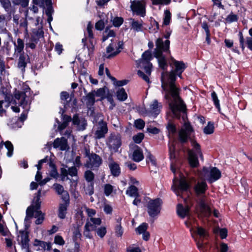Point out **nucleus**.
I'll return each mask as SVG.
<instances>
[{"label": "nucleus", "instance_id": "1", "mask_svg": "<svg viewBox=\"0 0 252 252\" xmlns=\"http://www.w3.org/2000/svg\"><path fill=\"white\" fill-rule=\"evenodd\" d=\"M170 65L174 66L175 69L162 73L161 75L162 93L174 116L179 118L180 116L179 113L186 112V105L180 96L181 90L176 84L175 81L176 75L182 77V73L186 66L183 62L176 61L173 57L171 58Z\"/></svg>", "mask_w": 252, "mask_h": 252}, {"label": "nucleus", "instance_id": "2", "mask_svg": "<svg viewBox=\"0 0 252 252\" xmlns=\"http://www.w3.org/2000/svg\"><path fill=\"white\" fill-rule=\"evenodd\" d=\"M193 129L189 123H185L184 126L179 131V140L181 143H185L189 139L192 146L196 150L195 154L192 150H189V160L190 166L195 167L198 166L199 162L196 154L199 156L201 159L203 160V154L200 150V145L191 138Z\"/></svg>", "mask_w": 252, "mask_h": 252}, {"label": "nucleus", "instance_id": "3", "mask_svg": "<svg viewBox=\"0 0 252 252\" xmlns=\"http://www.w3.org/2000/svg\"><path fill=\"white\" fill-rule=\"evenodd\" d=\"M194 190L198 197L197 204L198 211L201 215L205 217H209L212 213L210 207L208 204V199L205 195L208 186L205 181L197 182L194 187Z\"/></svg>", "mask_w": 252, "mask_h": 252}, {"label": "nucleus", "instance_id": "4", "mask_svg": "<svg viewBox=\"0 0 252 252\" xmlns=\"http://www.w3.org/2000/svg\"><path fill=\"white\" fill-rule=\"evenodd\" d=\"M41 189H39L33 200L32 203L28 207L26 210V216L25 218V222L29 221L31 218L34 217L36 219L35 223L36 224H40L44 220V214L40 210L41 207Z\"/></svg>", "mask_w": 252, "mask_h": 252}, {"label": "nucleus", "instance_id": "5", "mask_svg": "<svg viewBox=\"0 0 252 252\" xmlns=\"http://www.w3.org/2000/svg\"><path fill=\"white\" fill-rule=\"evenodd\" d=\"M24 90L25 91L16 90L15 92V97L18 99V107L21 106L24 109L19 118L21 121H24L27 119L32 101L30 96V88L27 86Z\"/></svg>", "mask_w": 252, "mask_h": 252}, {"label": "nucleus", "instance_id": "6", "mask_svg": "<svg viewBox=\"0 0 252 252\" xmlns=\"http://www.w3.org/2000/svg\"><path fill=\"white\" fill-rule=\"evenodd\" d=\"M170 41L166 40L164 42L161 38H158L156 41V48L154 50V56L158 59L159 66L164 69L167 66V63L165 57L163 55V52L169 51Z\"/></svg>", "mask_w": 252, "mask_h": 252}, {"label": "nucleus", "instance_id": "7", "mask_svg": "<svg viewBox=\"0 0 252 252\" xmlns=\"http://www.w3.org/2000/svg\"><path fill=\"white\" fill-rule=\"evenodd\" d=\"M153 57L151 51L147 50L142 55L141 58L136 61L137 67L143 68L147 74L151 75L152 64L150 61Z\"/></svg>", "mask_w": 252, "mask_h": 252}, {"label": "nucleus", "instance_id": "8", "mask_svg": "<svg viewBox=\"0 0 252 252\" xmlns=\"http://www.w3.org/2000/svg\"><path fill=\"white\" fill-rule=\"evenodd\" d=\"M86 162L84 166L87 168L94 170L97 168L102 163L101 158L95 153L86 152Z\"/></svg>", "mask_w": 252, "mask_h": 252}, {"label": "nucleus", "instance_id": "9", "mask_svg": "<svg viewBox=\"0 0 252 252\" xmlns=\"http://www.w3.org/2000/svg\"><path fill=\"white\" fill-rule=\"evenodd\" d=\"M162 203V200L158 198L149 200L147 204V212L150 217H155L159 214Z\"/></svg>", "mask_w": 252, "mask_h": 252}, {"label": "nucleus", "instance_id": "10", "mask_svg": "<svg viewBox=\"0 0 252 252\" xmlns=\"http://www.w3.org/2000/svg\"><path fill=\"white\" fill-rule=\"evenodd\" d=\"M203 177L210 183H213L219 179L221 177L220 171L216 167H211L208 169L206 167L203 169Z\"/></svg>", "mask_w": 252, "mask_h": 252}, {"label": "nucleus", "instance_id": "11", "mask_svg": "<svg viewBox=\"0 0 252 252\" xmlns=\"http://www.w3.org/2000/svg\"><path fill=\"white\" fill-rule=\"evenodd\" d=\"M200 252H206L209 251L212 245L208 237H192Z\"/></svg>", "mask_w": 252, "mask_h": 252}, {"label": "nucleus", "instance_id": "12", "mask_svg": "<svg viewBox=\"0 0 252 252\" xmlns=\"http://www.w3.org/2000/svg\"><path fill=\"white\" fill-rule=\"evenodd\" d=\"M14 95H15V94ZM11 104H15V106H12L11 107L12 111L16 113H19L20 109L18 106H17V104H18V99L15 97L13 99L11 96L6 95L4 100H0V105H2V107H4L5 109L9 107Z\"/></svg>", "mask_w": 252, "mask_h": 252}, {"label": "nucleus", "instance_id": "13", "mask_svg": "<svg viewBox=\"0 0 252 252\" xmlns=\"http://www.w3.org/2000/svg\"><path fill=\"white\" fill-rule=\"evenodd\" d=\"M133 12H135L137 15L144 17L145 14V8L144 3L140 0H133L131 2L130 6Z\"/></svg>", "mask_w": 252, "mask_h": 252}, {"label": "nucleus", "instance_id": "14", "mask_svg": "<svg viewBox=\"0 0 252 252\" xmlns=\"http://www.w3.org/2000/svg\"><path fill=\"white\" fill-rule=\"evenodd\" d=\"M107 132L108 128L106 124L103 122H99L94 133V137L95 139H98L103 138Z\"/></svg>", "mask_w": 252, "mask_h": 252}, {"label": "nucleus", "instance_id": "15", "mask_svg": "<svg viewBox=\"0 0 252 252\" xmlns=\"http://www.w3.org/2000/svg\"><path fill=\"white\" fill-rule=\"evenodd\" d=\"M73 124L76 126L78 130H84L87 125L86 120L83 117H79L77 114H75L72 118Z\"/></svg>", "mask_w": 252, "mask_h": 252}, {"label": "nucleus", "instance_id": "16", "mask_svg": "<svg viewBox=\"0 0 252 252\" xmlns=\"http://www.w3.org/2000/svg\"><path fill=\"white\" fill-rule=\"evenodd\" d=\"M61 173L62 180L64 181L65 180L69 179L68 175L71 177L76 176L77 175V169L75 166L70 167L67 169L65 168H62Z\"/></svg>", "mask_w": 252, "mask_h": 252}, {"label": "nucleus", "instance_id": "17", "mask_svg": "<svg viewBox=\"0 0 252 252\" xmlns=\"http://www.w3.org/2000/svg\"><path fill=\"white\" fill-rule=\"evenodd\" d=\"M54 148H59L61 151L67 150L69 146L67 144V140L63 137L56 138L53 142Z\"/></svg>", "mask_w": 252, "mask_h": 252}, {"label": "nucleus", "instance_id": "18", "mask_svg": "<svg viewBox=\"0 0 252 252\" xmlns=\"http://www.w3.org/2000/svg\"><path fill=\"white\" fill-rule=\"evenodd\" d=\"M101 220L99 218H91L90 220L88 219L85 225V230L87 231L93 230L95 228V225H100Z\"/></svg>", "mask_w": 252, "mask_h": 252}, {"label": "nucleus", "instance_id": "19", "mask_svg": "<svg viewBox=\"0 0 252 252\" xmlns=\"http://www.w3.org/2000/svg\"><path fill=\"white\" fill-rule=\"evenodd\" d=\"M53 187L57 193L61 195L62 199L64 201H68L69 200V195L67 191L64 189L63 186L59 184H54Z\"/></svg>", "mask_w": 252, "mask_h": 252}, {"label": "nucleus", "instance_id": "20", "mask_svg": "<svg viewBox=\"0 0 252 252\" xmlns=\"http://www.w3.org/2000/svg\"><path fill=\"white\" fill-rule=\"evenodd\" d=\"M124 48V42L122 41H113L111 43V58L116 56Z\"/></svg>", "mask_w": 252, "mask_h": 252}, {"label": "nucleus", "instance_id": "21", "mask_svg": "<svg viewBox=\"0 0 252 252\" xmlns=\"http://www.w3.org/2000/svg\"><path fill=\"white\" fill-rule=\"evenodd\" d=\"M32 34L31 36V41L37 43L39 39L42 38L44 35V32L42 30V24L41 23L38 29H33L32 31Z\"/></svg>", "mask_w": 252, "mask_h": 252}, {"label": "nucleus", "instance_id": "22", "mask_svg": "<svg viewBox=\"0 0 252 252\" xmlns=\"http://www.w3.org/2000/svg\"><path fill=\"white\" fill-rule=\"evenodd\" d=\"M14 53L13 54L14 57H18V55L21 54L22 53H25L24 52V41L19 38L17 39V42H14Z\"/></svg>", "mask_w": 252, "mask_h": 252}, {"label": "nucleus", "instance_id": "23", "mask_svg": "<svg viewBox=\"0 0 252 252\" xmlns=\"http://www.w3.org/2000/svg\"><path fill=\"white\" fill-rule=\"evenodd\" d=\"M18 67L22 71H25L28 63L29 62V57L26 53L18 55Z\"/></svg>", "mask_w": 252, "mask_h": 252}, {"label": "nucleus", "instance_id": "24", "mask_svg": "<svg viewBox=\"0 0 252 252\" xmlns=\"http://www.w3.org/2000/svg\"><path fill=\"white\" fill-rule=\"evenodd\" d=\"M122 145L121 137L120 135L111 136V150L114 152H119V148Z\"/></svg>", "mask_w": 252, "mask_h": 252}, {"label": "nucleus", "instance_id": "25", "mask_svg": "<svg viewBox=\"0 0 252 252\" xmlns=\"http://www.w3.org/2000/svg\"><path fill=\"white\" fill-rule=\"evenodd\" d=\"M189 188V185L185 179H181L179 181V185L177 189H174V191L177 195H181L180 191H186Z\"/></svg>", "mask_w": 252, "mask_h": 252}, {"label": "nucleus", "instance_id": "26", "mask_svg": "<svg viewBox=\"0 0 252 252\" xmlns=\"http://www.w3.org/2000/svg\"><path fill=\"white\" fill-rule=\"evenodd\" d=\"M144 158V155L142 149L138 146H136L135 149L134 150L132 159L135 162H140Z\"/></svg>", "mask_w": 252, "mask_h": 252}, {"label": "nucleus", "instance_id": "27", "mask_svg": "<svg viewBox=\"0 0 252 252\" xmlns=\"http://www.w3.org/2000/svg\"><path fill=\"white\" fill-rule=\"evenodd\" d=\"M161 108L162 105L158 103L157 100H154L150 106L151 112L155 116H157L159 113Z\"/></svg>", "mask_w": 252, "mask_h": 252}, {"label": "nucleus", "instance_id": "28", "mask_svg": "<svg viewBox=\"0 0 252 252\" xmlns=\"http://www.w3.org/2000/svg\"><path fill=\"white\" fill-rule=\"evenodd\" d=\"M189 208L188 206L184 207L183 205L179 204L177 206V213L178 215L184 218L189 214Z\"/></svg>", "mask_w": 252, "mask_h": 252}, {"label": "nucleus", "instance_id": "29", "mask_svg": "<svg viewBox=\"0 0 252 252\" xmlns=\"http://www.w3.org/2000/svg\"><path fill=\"white\" fill-rule=\"evenodd\" d=\"M29 10H27L25 12V18H22L20 20L19 25L20 27L23 28L25 29V32L26 33L28 32V20H33V18L31 17H30L28 15Z\"/></svg>", "mask_w": 252, "mask_h": 252}, {"label": "nucleus", "instance_id": "30", "mask_svg": "<svg viewBox=\"0 0 252 252\" xmlns=\"http://www.w3.org/2000/svg\"><path fill=\"white\" fill-rule=\"evenodd\" d=\"M69 204L68 201H64L63 204H61L59 208L58 216L60 218L63 219L65 217L66 214L67 207Z\"/></svg>", "mask_w": 252, "mask_h": 252}, {"label": "nucleus", "instance_id": "31", "mask_svg": "<svg viewBox=\"0 0 252 252\" xmlns=\"http://www.w3.org/2000/svg\"><path fill=\"white\" fill-rule=\"evenodd\" d=\"M7 21L5 15L0 13V33H4L7 32Z\"/></svg>", "mask_w": 252, "mask_h": 252}, {"label": "nucleus", "instance_id": "32", "mask_svg": "<svg viewBox=\"0 0 252 252\" xmlns=\"http://www.w3.org/2000/svg\"><path fill=\"white\" fill-rule=\"evenodd\" d=\"M95 94L93 92L88 93L85 97V100L88 107L92 106L95 102Z\"/></svg>", "mask_w": 252, "mask_h": 252}, {"label": "nucleus", "instance_id": "33", "mask_svg": "<svg viewBox=\"0 0 252 252\" xmlns=\"http://www.w3.org/2000/svg\"><path fill=\"white\" fill-rule=\"evenodd\" d=\"M129 20L131 21L130 26L131 29L135 32H139L142 31V24L137 21H135L134 19L130 18Z\"/></svg>", "mask_w": 252, "mask_h": 252}, {"label": "nucleus", "instance_id": "34", "mask_svg": "<svg viewBox=\"0 0 252 252\" xmlns=\"http://www.w3.org/2000/svg\"><path fill=\"white\" fill-rule=\"evenodd\" d=\"M117 98L121 101L126 100L127 98V94L123 88H119L116 93Z\"/></svg>", "mask_w": 252, "mask_h": 252}, {"label": "nucleus", "instance_id": "35", "mask_svg": "<svg viewBox=\"0 0 252 252\" xmlns=\"http://www.w3.org/2000/svg\"><path fill=\"white\" fill-rule=\"evenodd\" d=\"M95 95L97 96H100L102 98L106 97L109 101H110V97L109 96L108 93H106V88H102L98 89L96 91H93Z\"/></svg>", "mask_w": 252, "mask_h": 252}, {"label": "nucleus", "instance_id": "36", "mask_svg": "<svg viewBox=\"0 0 252 252\" xmlns=\"http://www.w3.org/2000/svg\"><path fill=\"white\" fill-rule=\"evenodd\" d=\"M121 173V169L119 165L111 160V175L114 177H118Z\"/></svg>", "mask_w": 252, "mask_h": 252}, {"label": "nucleus", "instance_id": "37", "mask_svg": "<svg viewBox=\"0 0 252 252\" xmlns=\"http://www.w3.org/2000/svg\"><path fill=\"white\" fill-rule=\"evenodd\" d=\"M148 227V224L146 223H143L136 228V231L139 235L142 234L143 236H149L150 233L146 231Z\"/></svg>", "mask_w": 252, "mask_h": 252}, {"label": "nucleus", "instance_id": "38", "mask_svg": "<svg viewBox=\"0 0 252 252\" xmlns=\"http://www.w3.org/2000/svg\"><path fill=\"white\" fill-rule=\"evenodd\" d=\"M0 3L6 12L7 13L11 12L12 5L9 0H0Z\"/></svg>", "mask_w": 252, "mask_h": 252}, {"label": "nucleus", "instance_id": "39", "mask_svg": "<svg viewBox=\"0 0 252 252\" xmlns=\"http://www.w3.org/2000/svg\"><path fill=\"white\" fill-rule=\"evenodd\" d=\"M34 246H38L41 249L44 250H50L51 249V245L50 243H47L44 241H39L36 239L34 244Z\"/></svg>", "mask_w": 252, "mask_h": 252}, {"label": "nucleus", "instance_id": "40", "mask_svg": "<svg viewBox=\"0 0 252 252\" xmlns=\"http://www.w3.org/2000/svg\"><path fill=\"white\" fill-rule=\"evenodd\" d=\"M122 220V218L121 217H119L117 219V224L115 226V233L121 236L123 234V228L121 225V221Z\"/></svg>", "mask_w": 252, "mask_h": 252}, {"label": "nucleus", "instance_id": "41", "mask_svg": "<svg viewBox=\"0 0 252 252\" xmlns=\"http://www.w3.org/2000/svg\"><path fill=\"white\" fill-rule=\"evenodd\" d=\"M126 193L131 197H137L139 196L138 189L134 186H130L127 189Z\"/></svg>", "mask_w": 252, "mask_h": 252}, {"label": "nucleus", "instance_id": "42", "mask_svg": "<svg viewBox=\"0 0 252 252\" xmlns=\"http://www.w3.org/2000/svg\"><path fill=\"white\" fill-rule=\"evenodd\" d=\"M146 152L147 153L146 156V162L147 163L150 162L153 166H156L157 162L155 157L150 152L148 151V150H146Z\"/></svg>", "mask_w": 252, "mask_h": 252}, {"label": "nucleus", "instance_id": "43", "mask_svg": "<svg viewBox=\"0 0 252 252\" xmlns=\"http://www.w3.org/2000/svg\"><path fill=\"white\" fill-rule=\"evenodd\" d=\"M213 232L215 235H219L220 236H227V229L225 228L216 227L214 229Z\"/></svg>", "mask_w": 252, "mask_h": 252}, {"label": "nucleus", "instance_id": "44", "mask_svg": "<svg viewBox=\"0 0 252 252\" xmlns=\"http://www.w3.org/2000/svg\"><path fill=\"white\" fill-rule=\"evenodd\" d=\"M163 25L167 26L170 24L171 18V14L169 10H165L164 12Z\"/></svg>", "mask_w": 252, "mask_h": 252}, {"label": "nucleus", "instance_id": "45", "mask_svg": "<svg viewBox=\"0 0 252 252\" xmlns=\"http://www.w3.org/2000/svg\"><path fill=\"white\" fill-rule=\"evenodd\" d=\"M111 81H112L113 84L115 87H122L126 85L128 81L126 80H123L120 81H117V79L111 76Z\"/></svg>", "mask_w": 252, "mask_h": 252}, {"label": "nucleus", "instance_id": "46", "mask_svg": "<svg viewBox=\"0 0 252 252\" xmlns=\"http://www.w3.org/2000/svg\"><path fill=\"white\" fill-rule=\"evenodd\" d=\"M214 126L213 123L211 122L208 123V125L206 126L203 129L204 132L206 134H210L214 132Z\"/></svg>", "mask_w": 252, "mask_h": 252}, {"label": "nucleus", "instance_id": "47", "mask_svg": "<svg viewBox=\"0 0 252 252\" xmlns=\"http://www.w3.org/2000/svg\"><path fill=\"white\" fill-rule=\"evenodd\" d=\"M113 25L115 27H120L124 22V19L121 17H116L113 20L111 19Z\"/></svg>", "mask_w": 252, "mask_h": 252}, {"label": "nucleus", "instance_id": "48", "mask_svg": "<svg viewBox=\"0 0 252 252\" xmlns=\"http://www.w3.org/2000/svg\"><path fill=\"white\" fill-rule=\"evenodd\" d=\"M20 241L22 248L26 249L27 252H30L29 249V239L28 237H21Z\"/></svg>", "mask_w": 252, "mask_h": 252}, {"label": "nucleus", "instance_id": "49", "mask_svg": "<svg viewBox=\"0 0 252 252\" xmlns=\"http://www.w3.org/2000/svg\"><path fill=\"white\" fill-rule=\"evenodd\" d=\"M12 1L15 5H20L22 7H26L29 4V0H12Z\"/></svg>", "mask_w": 252, "mask_h": 252}, {"label": "nucleus", "instance_id": "50", "mask_svg": "<svg viewBox=\"0 0 252 252\" xmlns=\"http://www.w3.org/2000/svg\"><path fill=\"white\" fill-rule=\"evenodd\" d=\"M85 178L88 183H94V174L90 170H87L85 173Z\"/></svg>", "mask_w": 252, "mask_h": 252}, {"label": "nucleus", "instance_id": "51", "mask_svg": "<svg viewBox=\"0 0 252 252\" xmlns=\"http://www.w3.org/2000/svg\"><path fill=\"white\" fill-rule=\"evenodd\" d=\"M211 97L214 101V104L216 107L218 108L219 112H220V101L218 98L217 95L216 93L213 91L211 94Z\"/></svg>", "mask_w": 252, "mask_h": 252}, {"label": "nucleus", "instance_id": "52", "mask_svg": "<svg viewBox=\"0 0 252 252\" xmlns=\"http://www.w3.org/2000/svg\"><path fill=\"white\" fill-rule=\"evenodd\" d=\"M50 166L51 167V170L49 173L50 176L54 178H57L58 176V173L55 165L52 163L50 162Z\"/></svg>", "mask_w": 252, "mask_h": 252}, {"label": "nucleus", "instance_id": "53", "mask_svg": "<svg viewBox=\"0 0 252 252\" xmlns=\"http://www.w3.org/2000/svg\"><path fill=\"white\" fill-rule=\"evenodd\" d=\"M85 190L86 194L92 195L94 193V183H88Z\"/></svg>", "mask_w": 252, "mask_h": 252}, {"label": "nucleus", "instance_id": "54", "mask_svg": "<svg viewBox=\"0 0 252 252\" xmlns=\"http://www.w3.org/2000/svg\"><path fill=\"white\" fill-rule=\"evenodd\" d=\"M167 128L169 132V136H170V134H174L176 132V126L171 123H169L168 124Z\"/></svg>", "mask_w": 252, "mask_h": 252}, {"label": "nucleus", "instance_id": "55", "mask_svg": "<svg viewBox=\"0 0 252 252\" xmlns=\"http://www.w3.org/2000/svg\"><path fill=\"white\" fill-rule=\"evenodd\" d=\"M134 126L137 128L142 129L145 126V122L143 120L139 119L135 121Z\"/></svg>", "mask_w": 252, "mask_h": 252}, {"label": "nucleus", "instance_id": "56", "mask_svg": "<svg viewBox=\"0 0 252 252\" xmlns=\"http://www.w3.org/2000/svg\"><path fill=\"white\" fill-rule=\"evenodd\" d=\"M144 135L142 133H139L137 135L133 136V140L134 142L137 144L141 143L142 140L143 139Z\"/></svg>", "mask_w": 252, "mask_h": 252}, {"label": "nucleus", "instance_id": "57", "mask_svg": "<svg viewBox=\"0 0 252 252\" xmlns=\"http://www.w3.org/2000/svg\"><path fill=\"white\" fill-rule=\"evenodd\" d=\"M175 147L173 144L169 145V152L170 158L171 159H175Z\"/></svg>", "mask_w": 252, "mask_h": 252}, {"label": "nucleus", "instance_id": "58", "mask_svg": "<svg viewBox=\"0 0 252 252\" xmlns=\"http://www.w3.org/2000/svg\"><path fill=\"white\" fill-rule=\"evenodd\" d=\"M8 233L9 231L6 226L0 222V234L5 236H7Z\"/></svg>", "mask_w": 252, "mask_h": 252}, {"label": "nucleus", "instance_id": "59", "mask_svg": "<svg viewBox=\"0 0 252 252\" xmlns=\"http://www.w3.org/2000/svg\"><path fill=\"white\" fill-rule=\"evenodd\" d=\"M110 36V30L109 26H107L103 33L102 41L104 42Z\"/></svg>", "mask_w": 252, "mask_h": 252}, {"label": "nucleus", "instance_id": "60", "mask_svg": "<svg viewBox=\"0 0 252 252\" xmlns=\"http://www.w3.org/2000/svg\"><path fill=\"white\" fill-rule=\"evenodd\" d=\"M238 20V16L236 14L231 13L227 16L226 18V21L229 23L236 22Z\"/></svg>", "mask_w": 252, "mask_h": 252}, {"label": "nucleus", "instance_id": "61", "mask_svg": "<svg viewBox=\"0 0 252 252\" xmlns=\"http://www.w3.org/2000/svg\"><path fill=\"white\" fill-rule=\"evenodd\" d=\"M105 22L103 20H100L96 23L95 27L97 30H102L104 27Z\"/></svg>", "mask_w": 252, "mask_h": 252}, {"label": "nucleus", "instance_id": "62", "mask_svg": "<svg viewBox=\"0 0 252 252\" xmlns=\"http://www.w3.org/2000/svg\"><path fill=\"white\" fill-rule=\"evenodd\" d=\"M85 208L88 217L90 218V219L91 218H93V217L95 215L96 211L95 210L93 209L88 208L87 207H85Z\"/></svg>", "mask_w": 252, "mask_h": 252}, {"label": "nucleus", "instance_id": "63", "mask_svg": "<svg viewBox=\"0 0 252 252\" xmlns=\"http://www.w3.org/2000/svg\"><path fill=\"white\" fill-rule=\"evenodd\" d=\"M171 1V0H153V4H168Z\"/></svg>", "mask_w": 252, "mask_h": 252}, {"label": "nucleus", "instance_id": "64", "mask_svg": "<svg viewBox=\"0 0 252 252\" xmlns=\"http://www.w3.org/2000/svg\"><path fill=\"white\" fill-rule=\"evenodd\" d=\"M96 233L99 236H104L106 233V229L104 226H101L96 230Z\"/></svg>", "mask_w": 252, "mask_h": 252}]
</instances>
